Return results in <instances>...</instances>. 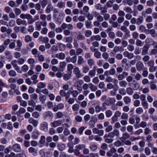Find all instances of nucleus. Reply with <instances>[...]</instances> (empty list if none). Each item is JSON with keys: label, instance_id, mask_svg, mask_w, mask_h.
Here are the masks:
<instances>
[{"label": "nucleus", "instance_id": "obj_56", "mask_svg": "<svg viewBox=\"0 0 157 157\" xmlns=\"http://www.w3.org/2000/svg\"><path fill=\"white\" fill-rule=\"evenodd\" d=\"M58 50V46L56 45H53L51 49V51L52 53L56 52Z\"/></svg>", "mask_w": 157, "mask_h": 157}, {"label": "nucleus", "instance_id": "obj_22", "mask_svg": "<svg viewBox=\"0 0 157 157\" xmlns=\"http://www.w3.org/2000/svg\"><path fill=\"white\" fill-rule=\"evenodd\" d=\"M40 135V132L37 130H36L33 132V133L32 137L35 139L38 138L39 136Z\"/></svg>", "mask_w": 157, "mask_h": 157}, {"label": "nucleus", "instance_id": "obj_15", "mask_svg": "<svg viewBox=\"0 0 157 157\" xmlns=\"http://www.w3.org/2000/svg\"><path fill=\"white\" fill-rule=\"evenodd\" d=\"M109 136L108 134H106L104 136V138L105 139V142L107 143H110L112 142L113 141V140L111 138H109Z\"/></svg>", "mask_w": 157, "mask_h": 157}, {"label": "nucleus", "instance_id": "obj_58", "mask_svg": "<svg viewBox=\"0 0 157 157\" xmlns=\"http://www.w3.org/2000/svg\"><path fill=\"white\" fill-rule=\"evenodd\" d=\"M92 32L90 30H87L85 31V35L86 37H89L92 35Z\"/></svg>", "mask_w": 157, "mask_h": 157}, {"label": "nucleus", "instance_id": "obj_21", "mask_svg": "<svg viewBox=\"0 0 157 157\" xmlns=\"http://www.w3.org/2000/svg\"><path fill=\"white\" fill-rule=\"evenodd\" d=\"M86 147V145L84 144H79L75 146V148H77L78 150H83L85 147Z\"/></svg>", "mask_w": 157, "mask_h": 157}, {"label": "nucleus", "instance_id": "obj_31", "mask_svg": "<svg viewBox=\"0 0 157 157\" xmlns=\"http://www.w3.org/2000/svg\"><path fill=\"white\" fill-rule=\"evenodd\" d=\"M66 147V145L64 144H59L58 145V149L60 151H62Z\"/></svg>", "mask_w": 157, "mask_h": 157}, {"label": "nucleus", "instance_id": "obj_12", "mask_svg": "<svg viewBox=\"0 0 157 157\" xmlns=\"http://www.w3.org/2000/svg\"><path fill=\"white\" fill-rule=\"evenodd\" d=\"M28 121L29 123L32 124L34 127H36L39 123L37 120H34L32 117L29 118Z\"/></svg>", "mask_w": 157, "mask_h": 157}, {"label": "nucleus", "instance_id": "obj_36", "mask_svg": "<svg viewBox=\"0 0 157 157\" xmlns=\"http://www.w3.org/2000/svg\"><path fill=\"white\" fill-rule=\"evenodd\" d=\"M79 106L77 104L74 105L72 106V109L74 112L77 111L79 109Z\"/></svg>", "mask_w": 157, "mask_h": 157}, {"label": "nucleus", "instance_id": "obj_4", "mask_svg": "<svg viewBox=\"0 0 157 157\" xmlns=\"http://www.w3.org/2000/svg\"><path fill=\"white\" fill-rule=\"evenodd\" d=\"M109 138H113L115 137H119L120 133L119 130L117 129H114L113 131L109 133L108 134Z\"/></svg>", "mask_w": 157, "mask_h": 157}, {"label": "nucleus", "instance_id": "obj_11", "mask_svg": "<svg viewBox=\"0 0 157 157\" xmlns=\"http://www.w3.org/2000/svg\"><path fill=\"white\" fill-rule=\"evenodd\" d=\"M13 150L15 152H19L21 151V148L20 145L17 144H14L12 147Z\"/></svg>", "mask_w": 157, "mask_h": 157}, {"label": "nucleus", "instance_id": "obj_30", "mask_svg": "<svg viewBox=\"0 0 157 157\" xmlns=\"http://www.w3.org/2000/svg\"><path fill=\"white\" fill-rule=\"evenodd\" d=\"M133 87V88L135 90H136L139 89L140 87V85L139 83L136 82L135 80L133 81V83H132Z\"/></svg>", "mask_w": 157, "mask_h": 157}, {"label": "nucleus", "instance_id": "obj_48", "mask_svg": "<svg viewBox=\"0 0 157 157\" xmlns=\"http://www.w3.org/2000/svg\"><path fill=\"white\" fill-rule=\"evenodd\" d=\"M121 48H122L121 47L116 46L113 47V52L116 53L120 51Z\"/></svg>", "mask_w": 157, "mask_h": 157}, {"label": "nucleus", "instance_id": "obj_41", "mask_svg": "<svg viewBox=\"0 0 157 157\" xmlns=\"http://www.w3.org/2000/svg\"><path fill=\"white\" fill-rule=\"evenodd\" d=\"M136 112L137 114H140L144 112V110L142 107H139L136 109Z\"/></svg>", "mask_w": 157, "mask_h": 157}, {"label": "nucleus", "instance_id": "obj_16", "mask_svg": "<svg viewBox=\"0 0 157 157\" xmlns=\"http://www.w3.org/2000/svg\"><path fill=\"white\" fill-rule=\"evenodd\" d=\"M55 57L60 59L63 60L65 59V55L63 53L61 52L59 53L56 54L55 55Z\"/></svg>", "mask_w": 157, "mask_h": 157}, {"label": "nucleus", "instance_id": "obj_27", "mask_svg": "<svg viewBox=\"0 0 157 157\" xmlns=\"http://www.w3.org/2000/svg\"><path fill=\"white\" fill-rule=\"evenodd\" d=\"M89 86L90 89L92 91H95L97 90V86L91 83H89Z\"/></svg>", "mask_w": 157, "mask_h": 157}, {"label": "nucleus", "instance_id": "obj_28", "mask_svg": "<svg viewBox=\"0 0 157 157\" xmlns=\"http://www.w3.org/2000/svg\"><path fill=\"white\" fill-rule=\"evenodd\" d=\"M89 147L91 151H95L97 149L98 146L95 144L93 143L91 144Z\"/></svg>", "mask_w": 157, "mask_h": 157}, {"label": "nucleus", "instance_id": "obj_24", "mask_svg": "<svg viewBox=\"0 0 157 157\" xmlns=\"http://www.w3.org/2000/svg\"><path fill=\"white\" fill-rule=\"evenodd\" d=\"M123 100L126 104H128L131 103V99L128 96H126L123 98Z\"/></svg>", "mask_w": 157, "mask_h": 157}, {"label": "nucleus", "instance_id": "obj_59", "mask_svg": "<svg viewBox=\"0 0 157 157\" xmlns=\"http://www.w3.org/2000/svg\"><path fill=\"white\" fill-rule=\"evenodd\" d=\"M96 113H98L102 110V108L99 105H96L95 107Z\"/></svg>", "mask_w": 157, "mask_h": 157}, {"label": "nucleus", "instance_id": "obj_25", "mask_svg": "<svg viewBox=\"0 0 157 157\" xmlns=\"http://www.w3.org/2000/svg\"><path fill=\"white\" fill-rule=\"evenodd\" d=\"M57 45L58 46L60 51H63L65 50L66 48V45L65 44L61 43H58L57 44Z\"/></svg>", "mask_w": 157, "mask_h": 157}, {"label": "nucleus", "instance_id": "obj_46", "mask_svg": "<svg viewBox=\"0 0 157 157\" xmlns=\"http://www.w3.org/2000/svg\"><path fill=\"white\" fill-rule=\"evenodd\" d=\"M58 7L60 9L64 8L65 7V3L64 2H59L57 4Z\"/></svg>", "mask_w": 157, "mask_h": 157}, {"label": "nucleus", "instance_id": "obj_32", "mask_svg": "<svg viewBox=\"0 0 157 157\" xmlns=\"http://www.w3.org/2000/svg\"><path fill=\"white\" fill-rule=\"evenodd\" d=\"M96 67H94V69L90 71L89 72V75L91 77L94 76L96 74Z\"/></svg>", "mask_w": 157, "mask_h": 157}, {"label": "nucleus", "instance_id": "obj_62", "mask_svg": "<svg viewBox=\"0 0 157 157\" xmlns=\"http://www.w3.org/2000/svg\"><path fill=\"white\" fill-rule=\"evenodd\" d=\"M134 47L132 45L130 44L127 46V49L129 51H133L134 50Z\"/></svg>", "mask_w": 157, "mask_h": 157}, {"label": "nucleus", "instance_id": "obj_18", "mask_svg": "<svg viewBox=\"0 0 157 157\" xmlns=\"http://www.w3.org/2000/svg\"><path fill=\"white\" fill-rule=\"evenodd\" d=\"M67 147H68V151L69 153H72L74 151L73 144L72 143H69L67 144Z\"/></svg>", "mask_w": 157, "mask_h": 157}, {"label": "nucleus", "instance_id": "obj_23", "mask_svg": "<svg viewBox=\"0 0 157 157\" xmlns=\"http://www.w3.org/2000/svg\"><path fill=\"white\" fill-rule=\"evenodd\" d=\"M144 18L142 16H139L136 19V24L137 25H140L143 22Z\"/></svg>", "mask_w": 157, "mask_h": 157}, {"label": "nucleus", "instance_id": "obj_34", "mask_svg": "<svg viewBox=\"0 0 157 157\" xmlns=\"http://www.w3.org/2000/svg\"><path fill=\"white\" fill-rule=\"evenodd\" d=\"M126 92L129 95H132L134 93L133 89L130 87H128L126 89Z\"/></svg>", "mask_w": 157, "mask_h": 157}, {"label": "nucleus", "instance_id": "obj_49", "mask_svg": "<svg viewBox=\"0 0 157 157\" xmlns=\"http://www.w3.org/2000/svg\"><path fill=\"white\" fill-rule=\"evenodd\" d=\"M52 155V152L50 151H47L44 154V157H51Z\"/></svg>", "mask_w": 157, "mask_h": 157}, {"label": "nucleus", "instance_id": "obj_10", "mask_svg": "<svg viewBox=\"0 0 157 157\" xmlns=\"http://www.w3.org/2000/svg\"><path fill=\"white\" fill-rule=\"evenodd\" d=\"M16 23L17 25H23L27 26L28 24L26 20H22L20 18H18L17 19Z\"/></svg>", "mask_w": 157, "mask_h": 157}, {"label": "nucleus", "instance_id": "obj_50", "mask_svg": "<svg viewBox=\"0 0 157 157\" xmlns=\"http://www.w3.org/2000/svg\"><path fill=\"white\" fill-rule=\"evenodd\" d=\"M9 75L10 76L14 77L17 75V74L15 71L11 70L9 72Z\"/></svg>", "mask_w": 157, "mask_h": 157}, {"label": "nucleus", "instance_id": "obj_64", "mask_svg": "<svg viewBox=\"0 0 157 157\" xmlns=\"http://www.w3.org/2000/svg\"><path fill=\"white\" fill-rule=\"evenodd\" d=\"M153 19L152 17L151 16H148L145 19V21L147 23H150L152 22Z\"/></svg>", "mask_w": 157, "mask_h": 157}, {"label": "nucleus", "instance_id": "obj_9", "mask_svg": "<svg viewBox=\"0 0 157 157\" xmlns=\"http://www.w3.org/2000/svg\"><path fill=\"white\" fill-rule=\"evenodd\" d=\"M124 57H127L129 59H131L134 57V55L132 53H129L128 51H125L123 52Z\"/></svg>", "mask_w": 157, "mask_h": 157}, {"label": "nucleus", "instance_id": "obj_45", "mask_svg": "<svg viewBox=\"0 0 157 157\" xmlns=\"http://www.w3.org/2000/svg\"><path fill=\"white\" fill-rule=\"evenodd\" d=\"M88 64L90 66L94 65L95 64L94 61L92 59H90L87 61Z\"/></svg>", "mask_w": 157, "mask_h": 157}, {"label": "nucleus", "instance_id": "obj_3", "mask_svg": "<svg viewBox=\"0 0 157 157\" xmlns=\"http://www.w3.org/2000/svg\"><path fill=\"white\" fill-rule=\"evenodd\" d=\"M17 62V60L14 59L12 60L11 62V64L12 65L15 70L18 73H21V71L20 70V67L18 66Z\"/></svg>", "mask_w": 157, "mask_h": 157}, {"label": "nucleus", "instance_id": "obj_40", "mask_svg": "<svg viewBox=\"0 0 157 157\" xmlns=\"http://www.w3.org/2000/svg\"><path fill=\"white\" fill-rule=\"evenodd\" d=\"M128 117V114L125 113H122V114L121 115V119L122 120H127Z\"/></svg>", "mask_w": 157, "mask_h": 157}, {"label": "nucleus", "instance_id": "obj_13", "mask_svg": "<svg viewBox=\"0 0 157 157\" xmlns=\"http://www.w3.org/2000/svg\"><path fill=\"white\" fill-rule=\"evenodd\" d=\"M116 152V149L114 147H112L109 151L107 152L106 155L108 157H112L115 153Z\"/></svg>", "mask_w": 157, "mask_h": 157}, {"label": "nucleus", "instance_id": "obj_1", "mask_svg": "<svg viewBox=\"0 0 157 157\" xmlns=\"http://www.w3.org/2000/svg\"><path fill=\"white\" fill-rule=\"evenodd\" d=\"M47 22L46 21H39L35 22L36 29L38 31H40L42 29V26L45 27L47 25Z\"/></svg>", "mask_w": 157, "mask_h": 157}, {"label": "nucleus", "instance_id": "obj_51", "mask_svg": "<svg viewBox=\"0 0 157 157\" xmlns=\"http://www.w3.org/2000/svg\"><path fill=\"white\" fill-rule=\"evenodd\" d=\"M100 10H101V14H104L106 13L107 12V10L106 6L102 7Z\"/></svg>", "mask_w": 157, "mask_h": 157}, {"label": "nucleus", "instance_id": "obj_57", "mask_svg": "<svg viewBox=\"0 0 157 157\" xmlns=\"http://www.w3.org/2000/svg\"><path fill=\"white\" fill-rule=\"evenodd\" d=\"M85 25L87 29H90L92 28V25L91 22L88 21H85Z\"/></svg>", "mask_w": 157, "mask_h": 157}, {"label": "nucleus", "instance_id": "obj_43", "mask_svg": "<svg viewBox=\"0 0 157 157\" xmlns=\"http://www.w3.org/2000/svg\"><path fill=\"white\" fill-rule=\"evenodd\" d=\"M119 93L121 95H124L126 94V91L125 89L123 88H121L119 90Z\"/></svg>", "mask_w": 157, "mask_h": 157}, {"label": "nucleus", "instance_id": "obj_6", "mask_svg": "<svg viewBox=\"0 0 157 157\" xmlns=\"http://www.w3.org/2000/svg\"><path fill=\"white\" fill-rule=\"evenodd\" d=\"M53 117L52 113L50 111H48L45 112L43 115V119L46 120L48 118H52Z\"/></svg>", "mask_w": 157, "mask_h": 157}, {"label": "nucleus", "instance_id": "obj_8", "mask_svg": "<svg viewBox=\"0 0 157 157\" xmlns=\"http://www.w3.org/2000/svg\"><path fill=\"white\" fill-rule=\"evenodd\" d=\"M63 123V121L62 120H58L55 121L54 122L52 123L51 124L54 127H56L61 125Z\"/></svg>", "mask_w": 157, "mask_h": 157}, {"label": "nucleus", "instance_id": "obj_60", "mask_svg": "<svg viewBox=\"0 0 157 157\" xmlns=\"http://www.w3.org/2000/svg\"><path fill=\"white\" fill-rule=\"evenodd\" d=\"M40 115L39 113L37 111L34 112L32 114V116L36 118H38Z\"/></svg>", "mask_w": 157, "mask_h": 157}, {"label": "nucleus", "instance_id": "obj_17", "mask_svg": "<svg viewBox=\"0 0 157 157\" xmlns=\"http://www.w3.org/2000/svg\"><path fill=\"white\" fill-rule=\"evenodd\" d=\"M69 91L74 98L77 97L78 94H80V93L78 90H74L73 89H70Z\"/></svg>", "mask_w": 157, "mask_h": 157}, {"label": "nucleus", "instance_id": "obj_38", "mask_svg": "<svg viewBox=\"0 0 157 157\" xmlns=\"http://www.w3.org/2000/svg\"><path fill=\"white\" fill-rule=\"evenodd\" d=\"M66 65V63L64 61L61 62L59 63V67L62 69L61 71L63 70V69L65 67Z\"/></svg>", "mask_w": 157, "mask_h": 157}, {"label": "nucleus", "instance_id": "obj_44", "mask_svg": "<svg viewBox=\"0 0 157 157\" xmlns=\"http://www.w3.org/2000/svg\"><path fill=\"white\" fill-rule=\"evenodd\" d=\"M141 104L144 109H147L148 108V104L146 101H142Z\"/></svg>", "mask_w": 157, "mask_h": 157}, {"label": "nucleus", "instance_id": "obj_33", "mask_svg": "<svg viewBox=\"0 0 157 157\" xmlns=\"http://www.w3.org/2000/svg\"><path fill=\"white\" fill-rule=\"evenodd\" d=\"M94 56L97 59H100L101 58V53L98 50L95 51L94 54Z\"/></svg>", "mask_w": 157, "mask_h": 157}, {"label": "nucleus", "instance_id": "obj_53", "mask_svg": "<svg viewBox=\"0 0 157 157\" xmlns=\"http://www.w3.org/2000/svg\"><path fill=\"white\" fill-rule=\"evenodd\" d=\"M106 117H110L112 115V111L110 110H107L105 113Z\"/></svg>", "mask_w": 157, "mask_h": 157}, {"label": "nucleus", "instance_id": "obj_42", "mask_svg": "<svg viewBox=\"0 0 157 157\" xmlns=\"http://www.w3.org/2000/svg\"><path fill=\"white\" fill-rule=\"evenodd\" d=\"M46 97L45 95H41L40 96L39 99L42 104H44L46 100Z\"/></svg>", "mask_w": 157, "mask_h": 157}, {"label": "nucleus", "instance_id": "obj_20", "mask_svg": "<svg viewBox=\"0 0 157 157\" xmlns=\"http://www.w3.org/2000/svg\"><path fill=\"white\" fill-rule=\"evenodd\" d=\"M129 137V134L127 132H125L123 133V136L120 138V140L122 142H124V140L128 138Z\"/></svg>", "mask_w": 157, "mask_h": 157}, {"label": "nucleus", "instance_id": "obj_2", "mask_svg": "<svg viewBox=\"0 0 157 157\" xmlns=\"http://www.w3.org/2000/svg\"><path fill=\"white\" fill-rule=\"evenodd\" d=\"M40 129L44 132H47L48 131V124L46 121H43L41 123L40 125Z\"/></svg>", "mask_w": 157, "mask_h": 157}, {"label": "nucleus", "instance_id": "obj_39", "mask_svg": "<svg viewBox=\"0 0 157 157\" xmlns=\"http://www.w3.org/2000/svg\"><path fill=\"white\" fill-rule=\"evenodd\" d=\"M90 69L88 66L86 65L82 68V71L83 73H86L89 71Z\"/></svg>", "mask_w": 157, "mask_h": 157}, {"label": "nucleus", "instance_id": "obj_63", "mask_svg": "<svg viewBox=\"0 0 157 157\" xmlns=\"http://www.w3.org/2000/svg\"><path fill=\"white\" fill-rule=\"evenodd\" d=\"M21 9L23 11H26L28 9L27 5H26V4L24 3L21 6Z\"/></svg>", "mask_w": 157, "mask_h": 157}, {"label": "nucleus", "instance_id": "obj_52", "mask_svg": "<svg viewBox=\"0 0 157 157\" xmlns=\"http://www.w3.org/2000/svg\"><path fill=\"white\" fill-rule=\"evenodd\" d=\"M37 86L38 88H43L46 87V85L43 82H40L38 83Z\"/></svg>", "mask_w": 157, "mask_h": 157}, {"label": "nucleus", "instance_id": "obj_55", "mask_svg": "<svg viewBox=\"0 0 157 157\" xmlns=\"http://www.w3.org/2000/svg\"><path fill=\"white\" fill-rule=\"evenodd\" d=\"M30 15V14H24L23 13H22L20 15V17L22 19H27Z\"/></svg>", "mask_w": 157, "mask_h": 157}, {"label": "nucleus", "instance_id": "obj_5", "mask_svg": "<svg viewBox=\"0 0 157 157\" xmlns=\"http://www.w3.org/2000/svg\"><path fill=\"white\" fill-rule=\"evenodd\" d=\"M73 73L76 75V77L78 78L82 77L83 75L80 72V71L78 67H76L74 68Z\"/></svg>", "mask_w": 157, "mask_h": 157}, {"label": "nucleus", "instance_id": "obj_61", "mask_svg": "<svg viewBox=\"0 0 157 157\" xmlns=\"http://www.w3.org/2000/svg\"><path fill=\"white\" fill-rule=\"evenodd\" d=\"M114 145L117 147H119L123 145V143L120 140H117L114 143Z\"/></svg>", "mask_w": 157, "mask_h": 157}, {"label": "nucleus", "instance_id": "obj_26", "mask_svg": "<svg viewBox=\"0 0 157 157\" xmlns=\"http://www.w3.org/2000/svg\"><path fill=\"white\" fill-rule=\"evenodd\" d=\"M127 84V82L125 80H122L119 82V86L121 87L125 88Z\"/></svg>", "mask_w": 157, "mask_h": 157}, {"label": "nucleus", "instance_id": "obj_14", "mask_svg": "<svg viewBox=\"0 0 157 157\" xmlns=\"http://www.w3.org/2000/svg\"><path fill=\"white\" fill-rule=\"evenodd\" d=\"M155 41L152 39L151 38H147L145 40L146 44L148 45H154Z\"/></svg>", "mask_w": 157, "mask_h": 157}, {"label": "nucleus", "instance_id": "obj_19", "mask_svg": "<svg viewBox=\"0 0 157 157\" xmlns=\"http://www.w3.org/2000/svg\"><path fill=\"white\" fill-rule=\"evenodd\" d=\"M148 47L146 45H144L142 48V55H145L148 53Z\"/></svg>", "mask_w": 157, "mask_h": 157}, {"label": "nucleus", "instance_id": "obj_37", "mask_svg": "<svg viewBox=\"0 0 157 157\" xmlns=\"http://www.w3.org/2000/svg\"><path fill=\"white\" fill-rule=\"evenodd\" d=\"M53 7L52 5H49L47 7L46 12L47 13H49L53 10Z\"/></svg>", "mask_w": 157, "mask_h": 157}, {"label": "nucleus", "instance_id": "obj_35", "mask_svg": "<svg viewBox=\"0 0 157 157\" xmlns=\"http://www.w3.org/2000/svg\"><path fill=\"white\" fill-rule=\"evenodd\" d=\"M27 20H28V22L29 24H32L35 21V20L33 18L32 16L31 15H30Z\"/></svg>", "mask_w": 157, "mask_h": 157}, {"label": "nucleus", "instance_id": "obj_29", "mask_svg": "<svg viewBox=\"0 0 157 157\" xmlns=\"http://www.w3.org/2000/svg\"><path fill=\"white\" fill-rule=\"evenodd\" d=\"M84 62V59L81 56L78 57V64L79 65L82 64Z\"/></svg>", "mask_w": 157, "mask_h": 157}, {"label": "nucleus", "instance_id": "obj_7", "mask_svg": "<svg viewBox=\"0 0 157 157\" xmlns=\"http://www.w3.org/2000/svg\"><path fill=\"white\" fill-rule=\"evenodd\" d=\"M136 67L137 70L138 71H140L144 68V65L141 61H138L136 64Z\"/></svg>", "mask_w": 157, "mask_h": 157}, {"label": "nucleus", "instance_id": "obj_47", "mask_svg": "<svg viewBox=\"0 0 157 157\" xmlns=\"http://www.w3.org/2000/svg\"><path fill=\"white\" fill-rule=\"evenodd\" d=\"M74 66L71 63H69L67 65V70L69 72H71L72 70L73 69Z\"/></svg>", "mask_w": 157, "mask_h": 157}, {"label": "nucleus", "instance_id": "obj_54", "mask_svg": "<svg viewBox=\"0 0 157 157\" xmlns=\"http://www.w3.org/2000/svg\"><path fill=\"white\" fill-rule=\"evenodd\" d=\"M29 152L30 153H35L36 154L37 153V150H36L35 148L31 147L29 148Z\"/></svg>", "mask_w": 157, "mask_h": 157}]
</instances>
